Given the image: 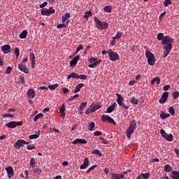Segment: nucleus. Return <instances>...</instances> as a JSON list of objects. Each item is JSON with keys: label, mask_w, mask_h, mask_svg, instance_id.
<instances>
[{"label": "nucleus", "mask_w": 179, "mask_h": 179, "mask_svg": "<svg viewBox=\"0 0 179 179\" xmlns=\"http://www.w3.org/2000/svg\"><path fill=\"white\" fill-rule=\"evenodd\" d=\"M159 41H162V45H164V58H166L173 48V43H174V39L170 37V36H165L163 33H159L157 36Z\"/></svg>", "instance_id": "nucleus-1"}, {"label": "nucleus", "mask_w": 179, "mask_h": 179, "mask_svg": "<svg viewBox=\"0 0 179 179\" xmlns=\"http://www.w3.org/2000/svg\"><path fill=\"white\" fill-rule=\"evenodd\" d=\"M135 129H136V121L135 120H133L130 122V124L126 130V136H127L129 139H130L131 136L134 135Z\"/></svg>", "instance_id": "nucleus-2"}, {"label": "nucleus", "mask_w": 179, "mask_h": 179, "mask_svg": "<svg viewBox=\"0 0 179 179\" xmlns=\"http://www.w3.org/2000/svg\"><path fill=\"white\" fill-rule=\"evenodd\" d=\"M94 20L95 22V24L99 29V30H106V29H108V23L100 21V20L97 19V17H94Z\"/></svg>", "instance_id": "nucleus-3"}, {"label": "nucleus", "mask_w": 179, "mask_h": 179, "mask_svg": "<svg viewBox=\"0 0 179 179\" xmlns=\"http://www.w3.org/2000/svg\"><path fill=\"white\" fill-rule=\"evenodd\" d=\"M145 57L148 59V65L153 66V65H155V62H156L155 55L147 49L145 51Z\"/></svg>", "instance_id": "nucleus-4"}, {"label": "nucleus", "mask_w": 179, "mask_h": 179, "mask_svg": "<svg viewBox=\"0 0 179 179\" xmlns=\"http://www.w3.org/2000/svg\"><path fill=\"white\" fill-rule=\"evenodd\" d=\"M108 55L110 61H118L120 59V55L115 52H113V50L110 49L108 50Z\"/></svg>", "instance_id": "nucleus-5"}, {"label": "nucleus", "mask_w": 179, "mask_h": 179, "mask_svg": "<svg viewBox=\"0 0 179 179\" xmlns=\"http://www.w3.org/2000/svg\"><path fill=\"white\" fill-rule=\"evenodd\" d=\"M160 134L166 141H168L169 142H173V139H174V136H173V134H167L166 133V131L164 129H161L160 130Z\"/></svg>", "instance_id": "nucleus-6"}, {"label": "nucleus", "mask_w": 179, "mask_h": 179, "mask_svg": "<svg viewBox=\"0 0 179 179\" xmlns=\"http://www.w3.org/2000/svg\"><path fill=\"white\" fill-rule=\"evenodd\" d=\"M41 13L43 16H50V15L55 13V9L52 8V7H50L49 9L43 8Z\"/></svg>", "instance_id": "nucleus-7"}, {"label": "nucleus", "mask_w": 179, "mask_h": 179, "mask_svg": "<svg viewBox=\"0 0 179 179\" xmlns=\"http://www.w3.org/2000/svg\"><path fill=\"white\" fill-rule=\"evenodd\" d=\"M23 125V122H10L6 123V127L7 128H10L13 129L16 128V127H22Z\"/></svg>", "instance_id": "nucleus-8"}, {"label": "nucleus", "mask_w": 179, "mask_h": 179, "mask_svg": "<svg viewBox=\"0 0 179 179\" xmlns=\"http://www.w3.org/2000/svg\"><path fill=\"white\" fill-rule=\"evenodd\" d=\"M101 121L103 122H109L110 124H113V125H115V121L111 117L107 115H103L101 117Z\"/></svg>", "instance_id": "nucleus-9"}, {"label": "nucleus", "mask_w": 179, "mask_h": 179, "mask_svg": "<svg viewBox=\"0 0 179 179\" xmlns=\"http://www.w3.org/2000/svg\"><path fill=\"white\" fill-rule=\"evenodd\" d=\"M29 142H27L24 140H17L14 144V148L15 149H20L23 145H29Z\"/></svg>", "instance_id": "nucleus-10"}, {"label": "nucleus", "mask_w": 179, "mask_h": 179, "mask_svg": "<svg viewBox=\"0 0 179 179\" xmlns=\"http://www.w3.org/2000/svg\"><path fill=\"white\" fill-rule=\"evenodd\" d=\"M80 59V55H76L75 57H73L71 61H70V66L71 68H75L76 66V64H78V61Z\"/></svg>", "instance_id": "nucleus-11"}, {"label": "nucleus", "mask_w": 179, "mask_h": 179, "mask_svg": "<svg viewBox=\"0 0 179 179\" xmlns=\"http://www.w3.org/2000/svg\"><path fill=\"white\" fill-rule=\"evenodd\" d=\"M168 99H169V92H164L162 94V97L159 100V103L160 104H164V103H166V101H167Z\"/></svg>", "instance_id": "nucleus-12"}, {"label": "nucleus", "mask_w": 179, "mask_h": 179, "mask_svg": "<svg viewBox=\"0 0 179 179\" xmlns=\"http://www.w3.org/2000/svg\"><path fill=\"white\" fill-rule=\"evenodd\" d=\"M90 164V162H89V158L85 157L84 159L83 164L80 165V169L81 170H85V169H87V167H89Z\"/></svg>", "instance_id": "nucleus-13"}, {"label": "nucleus", "mask_w": 179, "mask_h": 179, "mask_svg": "<svg viewBox=\"0 0 179 179\" xmlns=\"http://www.w3.org/2000/svg\"><path fill=\"white\" fill-rule=\"evenodd\" d=\"M18 69L21 71V72H24V73H29V69H27V66L23 64V63L18 64Z\"/></svg>", "instance_id": "nucleus-14"}, {"label": "nucleus", "mask_w": 179, "mask_h": 179, "mask_svg": "<svg viewBox=\"0 0 179 179\" xmlns=\"http://www.w3.org/2000/svg\"><path fill=\"white\" fill-rule=\"evenodd\" d=\"M6 171H7V173H8V178H12V177H13L15 174V173L13 172V168L10 166H8L6 168Z\"/></svg>", "instance_id": "nucleus-15"}, {"label": "nucleus", "mask_w": 179, "mask_h": 179, "mask_svg": "<svg viewBox=\"0 0 179 179\" xmlns=\"http://www.w3.org/2000/svg\"><path fill=\"white\" fill-rule=\"evenodd\" d=\"M27 96L29 99H34L36 97V91H34V89H29L27 92Z\"/></svg>", "instance_id": "nucleus-16"}, {"label": "nucleus", "mask_w": 179, "mask_h": 179, "mask_svg": "<svg viewBox=\"0 0 179 179\" xmlns=\"http://www.w3.org/2000/svg\"><path fill=\"white\" fill-rule=\"evenodd\" d=\"M72 145H82L84 143H87V141L85 139L83 138H76L73 141H72Z\"/></svg>", "instance_id": "nucleus-17"}, {"label": "nucleus", "mask_w": 179, "mask_h": 179, "mask_svg": "<svg viewBox=\"0 0 179 179\" xmlns=\"http://www.w3.org/2000/svg\"><path fill=\"white\" fill-rule=\"evenodd\" d=\"M99 108H101V106L100 103H96V104H92L90 106V111L92 113H94L95 111H97Z\"/></svg>", "instance_id": "nucleus-18"}, {"label": "nucleus", "mask_w": 179, "mask_h": 179, "mask_svg": "<svg viewBox=\"0 0 179 179\" xmlns=\"http://www.w3.org/2000/svg\"><path fill=\"white\" fill-rule=\"evenodd\" d=\"M1 51L5 54H8L10 51V45H4L1 47Z\"/></svg>", "instance_id": "nucleus-19"}, {"label": "nucleus", "mask_w": 179, "mask_h": 179, "mask_svg": "<svg viewBox=\"0 0 179 179\" xmlns=\"http://www.w3.org/2000/svg\"><path fill=\"white\" fill-rule=\"evenodd\" d=\"M125 176L124 174H118V173H112L111 178L112 179H121L124 178Z\"/></svg>", "instance_id": "nucleus-20"}, {"label": "nucleus", "mask_w": 179, "mask_h": 179, "mask_svg": "<svg viewBox=\"0 0 179 179\" xmlns=\"http://www.w3.org/2000/svg\"><path fill=\"white\" fill-rule=\"evenodd\" d=\"M117 107V103H113L112 104V106H109L107 109L106 111L107 113H113L114 111V110L115 109V108Z\"/></svg>", "instance_id": "nucleus-21"}, {"label": "nucleus", "mask_w": 179, "mask_h": 179, "mask_svg": "<svg viewBox=\"0 0 179 179\" xmlns=\"http://www.w3.org/2000/svg\"><path fill=\"white\" fill-rule=\"evenodd\" d=\"M85 86V84L83 83H80L78 85L76 86L74 90H73V93H78L79 92H80V89H82V87H83Z\"/></svg>", "instance_id": "nucleus-22"}, {"label": "nucleus", "mask_w": 179, "mask_h": 179, "mask_svg": "<svg viewBox=\"0 0 179 179\" xmlns=\"http://www.w3.org/2000/svg\"><path fill=\"white\" fill-rule=\"evenodd\" d=\"M117 101L119 106H122V104H124V97H122L120 94H117Z\"/></svg>", "instance_id": "nucleus-23"}, {"label": "nucleus", "mask_w": 179, "mask_h": 179, "mask_svg": "<svg viewBox=\"0 0 179 179\" xmlns=\"http://www.w3.org/2000/svg\"><path fill=\"white\" fill-rule=\"evenodd\" d=\"M164 171L166 173H170V171H173V167L171 166H170V164H166L164 166Z\"/></svg>", "instance_id": "nucleus-24"}, {"label": "nucleus", "mask_w": 179, "mask_h": 179, "mask_svg": "<svg viewBox=\"0 0 179 179\" xmlns=\"http://www.w3.org/2000/svg\"><path fill=\"white\" fill-rule=\"evenodd\" d=\"M89 62H90L91 64H94V62H96V64H99L101 62V60H99L96 57H91L89 59Z\"/></svg>", "instance_id": "nucleus-25"}, {"label": "nucleus", "mask_w": 179, "mask_h": 179, "mask_svg": "<svg viewBox=\"0 0 179 179\" xmlns=\"http://www.w3.org/2000/svg\"><path fill=\"white\" fill-rule=\"evenodd\" d=\"M78 76L79 74L73 72L67 76V79H71V78H72L73 79H78Z\"/></svg>", "instance_id": "nucleus-26"}, {"label": "nucleus", "mask_w": 179, "mask_h": 179, "mask_svg": "<svg viewBox=\"0 0 179 179\" xmlns=\"http://www.w3.org/2000/svg\"><path fill=\"white\" fill-rule=\"evenodd\" d=\"M121 37H122V32L117 31L115 36L113 37V40L114 41L115 40H118V38H121Z\"/></svg>", "instance_id": "nucleus-27"}, {"label": "nucleus", "mask_w": 179, "mask_h": 179, "mask_svg": "<svg viewBox=\"0 0 179 179\" xmlns=\"http://www.w3.org/2000/svg\"><path fill=\"white\" fill-rule=\"evenodd\" d=\"M69 17H71V13H66L62 17V20L63 23H65L66 21L68 20V19H69Z\"/></svg>", "instance_id": "nucleus-28"}, {"label": "nucleus", "mask_w": 179, "mask_h": 179, "mask_svg": "<svg viewBox=\"0 0 179 179\" xmlns=\"http://www.w3.org/2000/svg\"><path fill=\"white\" fill-rule=\"evenodd\" d=\"M172 178L173 179H179V171H172Z\"/></svg>", "instance_id": "nucleus-29"}, {"label": "nucleus", "mask_w": 179, "mask_h": 179, "mask_svg": "<svg viewBox=\"0 0 179 179\" xmlns=\"http://www.w3.org/2000/svg\"><path fill=\"white\" fill-rule=\"evenodd\" d=\"M91 153H92V155H97L100 157H101V156H103V153H101V151H100V150H93L91 152Z\"/></svg>", "instance_id": "nucleus-30"}, {"label": "nucleus", "mask_w": 179, "mask_h": 179, "mask_svg": "<svg viewBox=\"0 0 179 179\" xmlns=\"http://www.w3.org/2000/svg\"><path fill=\"white\" fill-rule=\"evenodd\" d=\"M155 82H156L157 85H160V78H159V77L154 78L151 80V85H155Z\"/></svg>", "instance_id": "nucleus-31"}, {"label": "nucleus", "mask_w": 179, "mask_h": 179, "mask_svg": "<svg viewBox=\"0 0 179 179\" xmlns=\"http://www.w3.org/2000/svg\"><path fill=\"white\" fill-rule=\"evenodd\" d=\"M37 166V162H36V159L34 158H31L30 159V166L32 167V169H34Z\"/></svg>", "instance_id": "nucleus-32"}, {"label": "nucleus", "mask_w": 179, "mask_h": 179, "mask_svg": "<svg viewBox=\"0 0 179 179\" xmlns=\"http://www.w3.org/2000/svg\"><path fill=\"white\" fill-rule=\"evenodd\" d=\"M103 10H104V12H106L107 13H111V11L113 10V8L111 7V6H106L103 8Z\"/></svg>", "instance_id": "nucleus-33"}, {"label": "nucleus", "mask_w": 179, "mask_h": 179, "mask_svg": "<svg viewBox=\"0 0 179 179\" xmlns=\"http://www.w3.org/2000/svg\"><path fill=\"white\" fill-rule=\"evenodd\" d=\"M43 117H44V115H43V113H39V114L36 115L34 118V122H37V121H38V120H40V118H43Z\"/></svg>", "instance_id": "nucleus-34"}, {"label": "nucleus", "mask_w": 179, "mask_h": 179, "mask_svg": "<svg viewBox=\"0 0 179 179\" xmlns=\"http://www.w3.org/2000/svg\"><path fill=\"white\" fill-rule=\"evenodd\" d=\"M169 117H170L169 113H162L160 114V118H162V120H166V118H169Z\"/></svg>", "instance_id": "nucleus-35"}, {"label": "nucleus", "mask_w": 179, "mask_h": 179, "mask_svg": "<svg viewBox=\"0 0 179 179\" xmlns=\"http://www.w3.org/2000/svg\"><path fill=\"white\" fill-rule=\"evenodd\" d=\"M27 37V31L24 30L20 34V38H26Z\"/></svg>", "instance_id": "nucleus-36"}, {"label": "nucleus", "mask_w": 179, "mask_h": 179, "mask_svg": "<svg viewBox=\"0 0 179 179\" xmlns=\"http://www.w3.org/2000/svg\"><path fill=\"white\" fill-rule=\"evenodd\" d=\"M92 11L89 10V11H86L85 12V15H83L84 19H87V20L89 19L90 16H92Z\"/></svg>", "instance_id": "nucleus-37"}, {"label": "nucleus", "mask_w": 179, "mask_h": 179, "mask_svg": "<svg viewBox=\"0 0 179 179\" xmlns=\"http://www.w3.org/2000/svg\"><path fill=\"white\" fill-rule=\"evenodd\" d=\"M131 104L137 105L139 103V99H136L135 96H133L131 99Z\"/></svg>", "instance_id": "nucleus-38"}, {"label": "nucleus", "mask_w": 179, "mask_h": 179, "mask_svg": "<svg viewBox=\"0 0 179 179\" xmlns=\"http://www.w3.org/2000/svg\"><path fill=\"white\" fill-rule=\"evenodd\" d=\"M94 127H96V124L94 122H91L88 126L89 131H92L94 129Z\"/></svg>", "instance_id": "nucleus-39"}, {"label": "nucleus", "mask_w": 179, "mask_h": 179, "mask_svg": "<svg viewBox=\"0 0 179 179\" xmlns=\"http://www.w3.org/2000/svg\"><path fill=\"white\" fill-rule=\"evenodd\" d=\"M37 138H40V133L37 134H31L29 136V139H37Z\"/></svg>", "instance_id": "nucleus-40"}, {"label": "nucleus", "mask_w": 179, "mask_h": 179, "mask_svg": "<svg viewBox=\"0 0 179 179\" xmlns=\"http://www.w3.org/2000/svg\"><path fill=\"white\" fill-rule=\"evenodd\" d=\"M96 167H97V165H93L90 166L86 171L87 174H90V173H92V170H94Z\"/></svg>", "instance_id": "nucleus-41"}, {"label": "nucleus", "mask_w": 179, "mask_h": 179, "mask_svg": "<svg viewBox=\"0 0 179 179\" xmlns=\"http://www.w3.org/2000/svg\"><path fill=\"white\" fill-rule=\"evenodd\" d=\"M58 87V84H54L52 85H48V87L50 90H55V89Z\"/></svg>", "instance_id": "nucleus-42"}, {"label": "nucleus", "mask_w": 179, "mask_h": 179, "mask_svg": "<svg viewBox=\"0 0 179 179\" xmlns=\"http://www.w3.org/2000/svg\"><path fill=\"white\" fill-rule=\"evenodd\" d=\"M30 61L31 62H36V55L33 52L30 54Z\"/></svg>", "instance_id": "nucleus-43"}, {"label": "nucleus", "mask_w": 179, "mask_h": 179, "mask_svg": "<svg viewBox=\"0 0 179 179\" xmlns=\"http://www.w3.org/2000/svg\"><path fill=\"white\" fill-rule=\"evenodd\" d=\"M171 3H173V2L171 1V0H165L164 1V6H169V5H171Z\"/></svg>", "instance_id": "nucleus-44"}, {"label": "nucleus", "mask_w": 179, "mask_h": 179, "mask_svg": "<svg viewBox=\"0 0 179 179\" xmlns=\"http://www.w3.org/2000/svg\"><path fill=\"white\" fill-rule=\"evenodd\" d=\"M172 97L176 99H178V97H179V92L178 91H175L174 92H173Z\"/></svg>", "instance_id": "nucleus-45"}, {"label": "nucleus", "mask_w": 179, "mask_h": 179, "mask_svg": "<svg viewBox=\"0 0 179 179\" xmlns=\"http://www.w3.org/2000/svg\"><path fill=\"white\" fill-rule=\"evenodd\" d=\"M141 176L143 177V179H148L150 177V173H141Z\"/></svg>", "instance_id": "nucleus-46"}, {"label": "nucleus", "mask_w": 179, "mask_h": 179, "mask_svg": "<svg viewBox=\"0 0 179 179\" xmlns=\"http://www.w3.org/2000/svg\"><path fill=\"white\" fill-rule=\"evenodd\" d=\"M169 111L171 115H174L176 114V110H174V108L173 106H171L169 108Z\"/></svg>", "instance_id": "nucleus-47"}, {"label": "nucleus", "mask_w": 179, "mask_h": 179, "mask_svg": "<svg viewBox=\"0 0 179 179\" xmlns=\"http://www.w3.org/2000/svg\"><path fill=\"white\" fill-rule=\"evenodd\" d=\"M13 117H15V115L10 114V113L4 114L3 115V118H13Z\"/></svg>", "instance_id": "nucleus-48"}, {"label": "nucleus", "mask_w": 179, "mask_h": 179, "mask_svg": "<svg viewBox=\"0 0 179 179\" xmlns=\"http://www.w3.org/2000/svg\"><path fill=\"white\" fill-rule=\"evenodd\" d=\"M78 79H81L82 80H86V79H87V76L84 74L78 75Z\"/></svg>", "instance_id": "nucleus-49"}, {"label": "nucleus", "mask_w": 179, "mask_h": 179, "mask_svg": "<svg viewBox=\"0 0 179 179\" xmlns=\"http://www.w3.org/2000/svg\"><path fill=\"white\" fill-rule=\"evenodd\" d=\"M15 54L16 58H19V55H20V50H19L17 48H15Z\"/></svg>", "instance_id": "nucleus-50"}, {"label": "nucleus", "mask_w": 179, "mask_h": 179, "mask_svg": "<svg viewBox=\"0 0 179 179\" xmlns=\"http://www.w3.org/2000/svg\"><path fill=\"white\" fill-rule=\"evenodd\" d=\"M34 172L35 174L40 175V174H41V169L36 168L34 169Z\"/></svg>", "instance_id": "nucleus-51"}, {"label": "nucleus", "mask_w": 179, "mask_h": 179, "mask_svg": "<svg viewBox=\"0 0 179 179\" xmlns=\"http://www.w3.org/2000/svg\"><path fill=\"white\" fill-rule=\"evenodd\" d=\"M27 149L28 150H33V149H36V146L34 144L28 145Z\"/></svg>", "instance_id": "nucleus-52"}, {"label": "nucleus", "mask_w": 179, "mask_h": 179, "mask_svg": "<svg viewBox=\"0 0 179 179\" xmlns=\"http://www.w3.org/2000/svg\"><path fill=\"white\" fill-rule=\"evenodd\" d=\"M80 50H83V45H82V44L79 45L78 47L77 48L75 55H76V54H78V52H79V51H80Z\"/></svg>", "instance_id": "nucleus-53"}, {"label": "nucleus", "mask_w": 179, "mask_h": 179, "mask_svg": "<svg viewBox=\"0 0 179 179\" xmlns=\"http://www.w3.org/2000/svg\"><path fill=\"white\" fill-rule=\"evenodd\" d=\"M86 106H87V102H83L80 105V110H83L85 109V107H86Z\"/></svg>", "instance_id": "nucleus-54"}, {"label": "nucleus", "mask_w": 179, "mask_h": 179, "mask_svg": "<svg viewBox=\"0 0 179 179\" xmlns=\"http://www.w3.org/2000/svg\"><path fill=\"white\" fill-rule=\"evenodd\" d=\"M47 5H48V3L47 1H45L43 3L39 5V8H41V9H43V8H45Z\"/></svg>", "instance_id": "nucleus-55"}, {"label": "nucleus", "mask_w": 179, "mask_h": 179, "mask_svg": "<svg viewBox=\"0 0 179 179\" xmlns=\"http://www.w3.org/2000/svg\"><path fill=\"white\" fill-rule=\"evenodd\" d=\"M19 79H20L19 83H22V85H24V83H25L24 78L22 76H20L19 77Z\"/></svg>", "instance_id": "nucleus-56"}, {"label": "nucleus", "mask_w": 179, "mask_h": 179, "mask_svg": "<svg viewBox=\"0 0 179 179\" xmlns=\"http://www.w3.org/2000/svg\"><path fill=\"white\" fill-rule=\"evenodd\" d=\"M59 111L60 113H65V103H62Z\"/></svg>", "instance_id": "nucleus-57"}, {"label": "nucleus", "mask_w": 179, "mask_h": 179, "mask_svg": "<svg viewBox=\"0 0 179 179\" xmlns=\"http://www.w3.org/2000/svg\"><path fill=\"white\" fill-rule=\"evenodd\" d=\"M99 139H101V141H103V143L104 145H108V141L107 140L104 139V138H103V137H99Z\"/></svg>", "instance_id": "nucleus-58"}, {"label": "nucleus", "mask_w": 179, "mask_h": 179, "mask_svg": "<svg viewBox=\"0 0 179 179\" xmlns=\"http://www.w3.org/2000/svg\"><path fill=\"white\" fill-rule=\"evenodd\" d=\"M64 27H66V24H57V29H64Z\"/></svg>", "instance_id": "nucleus-59"}, {"label": "nucleus", "mask_w": 179, "mask_h": 179, "mask_svg": "<svg viewBox=\"0 0 179 179\" xmlns=\"http://www.w3.org/2000/svg\"><path fill=\"white\" fill-rule=\"evenodd\" d=\"M171 85H166L163 87V89L165 92H167V90H169V89H170Z\"/></svg>", "instance_id": "nucleus-60"}, {"label": "nucleus", "mask_w": 179, "mask_h": 179, "mask_svg": "<svg viewBox=\"0 0 179 179\" xmlns=\"http://www.w3.org/2000/svg\"><path fill=\"white\" fill-rule=\"evenodd\" d=\"M101 131H96L94 133V136H100V135H101Z\"/></svg>", "instance_id": "nucleus-61"}, {"label": "nucleus", "mask_w": 179, "mask_h": 179, "mask_svg": "<svg viewBox=\"0 0 179 179\" xmlns=\"http://www.w3.org/2000/svg\"><path fill=\"white\" fill-rule=\"evenodd\" d=\"M12 72V67L8 66L6 73H10Z\"/></svg>", "instance_id": "nucleus-62"}, {"label": "nucleus", "mask_w": 179, "mask_h": 179, "mask_svg": "<svg viewBox=\"0 0 179 179\" xmlns=\"http://www.w3.org/2000/svg\"><path fill=\"white\" fill-rule=\"evenodd\" d=\"M96 65H97V63L94 62V63L90 64L88 66H89V68H95Z\"/></svg>", "instance_id": "nucleus-63"}, {"label": "nucleus", "mask_w": 179, "mask_h": 179, "mask_svg": "<svg viewBox=\"0 0 179 179\" xmlns=\"http://www.w3.org/2000/svg\"><path fill=\"white\" fill-rule=\"evenodd\" d=\"M50 132H57V134H59V130L57 129H50Z\"/></svg>", "instance_id": "nucleus-64"}]
</instances>
